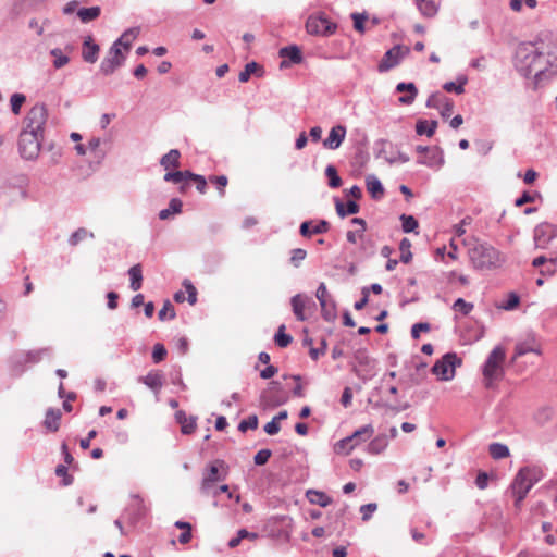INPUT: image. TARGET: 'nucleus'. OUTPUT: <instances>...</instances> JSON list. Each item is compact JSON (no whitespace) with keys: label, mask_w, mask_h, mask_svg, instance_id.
<instances>
[{"label":"nucleus","mask_w":557,"mask_h":557,"mask_svg":"<svg viewBox=\"0 0 557 557\" xmlns=\"http://www.w3.org/2000/svg\"><path fill=\"white\" fill-rule=\"evenodd\" d=\"M470 261L476 270H494L499 268L505 259L492 245L475 239L468 249Z\"/></svg>","instance_id":"1"},{"label":"nucleus","mask_w":557,"mask_h":557,"mask_svg":"<svg viewBox=\"0 0 557 557\" xmlns=\"http://www.w3.org/2000/svg\"><path fill=\"white\" fill-rule=\"evenodd\" d=\"M534 62L535 70L533 76L535 84L540 85L557 73V48L550 47L543 41L537 42Z\"/></svg>","instance_id":"2"},{"label":"nucleus","mask_w":557,"mask_h":557,"mask_svg":"<svg viewBox=\"0 0 557 557\" xmlns=\"http://www.w3.org/2000/svg\"><path fill=\"white\" fill-rule=\"evenodd\" d=\"M536 46L537 42H523L516 50L515 65L524 77L533 75L535 70Z\"/></svg>","instance_id":"3"},{"label":"nucleus","mask_w":557,"mask_h":557,"mask_svg":"<svg viewBox=\"0 0 557 557\" xmlns=\"http://www.w3.org/2000/svg\"><path fill=\"white\" fill-rule=\"evenodd\" d=\"M504 360L505 350L499 346L495 347L488 355L483 367V375L487 388L492 387L494 381L502 377Z\"/></svg>","instance_id":"4"},{"label":"nucleus","mask_w":557,"mask_h":557,"mask_svg":"<svg viewBox=\"0 0 557 557\" xmlns=\"http://www.w3.org/2000/svg\"><path fill=\"white\" fill-rule=\"evenodd\" d=\"M42 138V134L22 129L18 137V152L21 157L25 160L37 159Z\"/></svg>","instance_id":"5"},{"label":"nucleus","mask_w":557,"mask_h":557,"mask_svg":"<svg viewBox=\"0 0 557 557\" xmlns=\"http://www.w3.org/2000/svg\"><path fill=\"white\" fill-rule=\"evenodd\" d=\"M227 476V466L221 460L216 459L208 466V469L203 473L201 481L200 492L203 495L209 496L214 484L220 481H224Z\"/></svg>","instance_id":"6"},{"label":"nucleus","mask_w":557,"mask_h":557,"mask_svg":"<svg viewBox=\"0 0 557 557\" xmlns=\"http://www.w3.org/2000/svg\"><path fill=\"white\" fill-rule=\"evenodd\" d=\"M461 359L455 352L445 354L437 360L431 371L441 381H450L455 376L456 367L461 364Z\"/></svg>","instance_id":"7"},{"label":"nucleus","mask_w":557,"mask_h":557,"mask_svg":"<svg viewBox=\"0 0 557 557\" xmlns=\"http://www.w3.org/2000/svg\"><path fill=\"white\" fill-rule=\"evenodd\" d=\"M47 116L48 111L46 106L44 103H36L27 112L24 120L25 127L23 129L33 131L44 135V126L46 124Z\"/></svg>","instance_id":"8"},{"label":"nucleus","mask_w":557,"mask_h":557,"mask_svg":"<svg viewBox=\"0 0 557 557\" xmlns=\"http://www.w3.org/2000/svg\"><path fill=\"white\" fill-rule=\"evenodd\" d=\"M409 51L408 47L400 45H396L392 49L387 50L379 63V72L384 73L398 65Z\"/></svg>","instance_id":"9"},{"label":"nucleus","mask_w":557,"mask_h":557,"mask_svg":"<svg viewBox=\"0 0 557 557\" xmlns=\"http://www.w3.org/2000/svg\"><path fill=\"white\" fill-rule=\"evenodd\" d=\"M306 29L310 35L330 36L336 30V25L324 15L309 16L306 22Z\"/></svg>","instance_id":"10"},{"label":"nucleus","mask_w":557,"mask_h":557,"mask_svg":"<svg viewBox=\"0 0 557 557\" xmlns=\"http://www.w3.org/2000/svg\"><path fill=\"white\" fill-rule=\"evenodd\" d=\"M124 61L125 55L122 53V48L114 42L109 49L107 57L102 60L100 71L104 75H110L120 67Z\"/></svg>","instance_id":"11"},{"label":"nucleus","mask_w":557,"mask_h":557,"mask_svg":"<svg viewBox=\"0 0 557 557\" xmlns=\"http://www.w3.org/2000/svg\"><path fill=\"white\" fill-rule=\"evenodd\" d=\"M346 136V127L344 125H336L331 128L329 136L323 140V146L327 149L335 150L344 141Z\"/></svg>","instance_id":"12"},{"label":"nucleus","mask_w":557,"mask_h":557,"mask_svg":"<svg viewBox=\"0 0 557 557\" xmlns=\"http://www.w3.org/2000/svg\"><path fill=\"white\" fill-rule=\"evenodd\" d=\"M138 381L154 392V394H159L163 386V374L160 371L152 370L147 375L139 376Z\"/></svg>","instance_id":"13"},{"label":"nucleus","mask_w":557,"mask_h":557,"mask_svg":"<svg viewBox=\"0 0 557 557\" xmlns=\"http://www.w3.org/2000/svg\"><path fill=\"white\" fill-rule=\"evenodd\" d=\"M396 91L405 94L404 96H400L398 99V101L405 106L413 103L418 95V89L413 83H398L396 85Z\"/></svg>","instance_id":"14"},{"label":"nucleus","mask_w":557,"mask_h":557,"mask_svg":"<svg viewBox=\"0 0 557 557\" xmlns=\"http://www.w3.org/2000/svg\"><path fill=\"white\" fill-rule=\"evenodd\" d=\"M374 434V428L372 424L363 425L362 428L356 430L351 435H349L352 441V445L349 446L346 455H348L356 446L368 441Z\"/></svg>","instance_id":"15"},{"label":"nucleus","mask_w":557,"mask_h":557,"mask_svg":"<svg viewBox=\"0 0 557 557\" xmlns=\"http://www.w3.org/2000/svg\"><path fill=\"white\" fill-rule=\"evenodd\" d=\"M310 226L311 221H305L300 224L299 232L304 237H310L312 234H323L330 230V223L325 220H320L312 230Z\"/></svg>","instance_id":"16"},{"label":"nucleus","mask_w":557,"mask_h":557,"mask_svg":"<svg viewBox=\"0 0 557 557\" xmlns=\"http://www.w3.org/2000/svg\"><path fill=\"white\" fill-rule=\"evenodd\" d=\"M335 209L336 213L341 218H345L347 215L357 214L360 210L359 205L354 200H348L346 203L338 198H335Z\"/></svg>","instance_id":"17"},{"label":"nucleus","mask_w":557,"mask_h":557,"mask_svg":"<svg viewBox=\"0 0 557 557\" xmlns=\"http://www.w3.org/2000/svg\"><path fill=\"white\" fill-rule=\"evenodd\" d=\"M62 413L60 409L49 408L46 411L44 425L51 432H57L60 428Z\"/></svg>","instance_id":"18"},{"label":"nucleus","mask_w":557,"mask_h":557,"mask_svg":"<svg viewBox=\"0 0 557 557\" xmlns=\"http://www.w3.org/2000/svg\"><path fill=\"white\" fill-rule=\"evenodd\" d=\"M426 166H441L444 163L443 152L440 148L434 147L429 153L418 161Z\"/></svg>","instance_id":"19"},{"label":"nucleus","mask_w":557,"mask_h":557,"mask_svg":"<svg viewBox=\"0 0 557 557\" xmlns=\"http://www.w3.org/2000/svg\"><path fill=\"white\" fill-rule=\"evenodd\" d=\"M366 184H367V189L373 199L377 200L383 197L384 187H383L382 183L380 182V180L375 175H373V174L368 175L366 178Z\"/></svg>","instance_id":"20"},{"label":"nucleus","mask_w":557,"mask_h":557,"mask_svg":"<svg viewBox=\"0 0 557 557\" xmlns=\"http://www.w3.org/2000/svg\"><path fill=\"white\" fill-rule=\"evenodd\" d=\"M531 488L532 487H529V484L523 482V474H516L515 479L512 480L508 488V493H510L511 495H521L523 497H527Z\"/></svg>","instance_id":"21"},{"label":"nucleus","mask_w":557,"mask_h":557,"mask_svg":"<svg viewBox=\"0 0 557 557\" xmlns=\"http://www.w3.org/2000/svg\"><path fill=\"white\" fill-rule=\"evenodd\" d=\"M99 46L92 42L91 37L84 40L83 59L88 63H95L98 59Z\"/></svg>","instance_id":"22"},{"label":"nucleus","mask_w":557,"mask_h":557,"mask_svg":"<svg viewBox=\"0 0 557 557\" xmlns=\"http://www.w3.org/2000/svg\"><path fill=\"white\" fill-rule=\"evenodd\" d=\"M278 54L282 58H287L293 64H299L302 61L301 50L296 45L281 48Z\"/></svg>","instance_id":"23"},{"label":"nucleus","mask_w":557,"mask_h":557,"mask_svg":"<svg viewBox=\"0 0 557 557\" xmlns=\"http://www.w3.org/2000/svg\"><path fill=\"white\" fill-rule=\"evenodd\" d=\"M139 33V27L128 28L114 42L119 45L121 48L123 47L125 51H128L132 47V41L137 38Z\"/></svg>","instance_id":"24"},{"label":"nucleus","mask_w":557,"mask_h":557,"mask_svg":"<svg viewBox=\"0 0 557 557\" xmlns=\"http://www.w3.org/2000/svg\"><path fill=\"white\" fill-rule=\"evenodd\" d=\"M517 474H523V482L529 484V487H533L542 479V472L537 468L524 467Z\"/></svg>","instance_id":"25"},{"label":"nucleus","mask_w":557,"mask_h":557,"mask_svg":"<svg viewBox=\"0 0 557 557\" xmlns=\"http://www.w3.org/2000/svg\"><path fill=\"white\" fill-rule=\"evenodd\" d=\"M180 158H181V152L177 149H171L168 153H165L161 158L160 165L164 170H169L171 168H178L180 166Z\"/></svg>","instance_id":"26"},{"label":"nucleus","mask_w":557,"mask_h":557,"mask_svg":"<svg viewBox=\"0 0 557 557\" xmlns=\"http://www.w3.org/2000/svg\"><path fill=\"white\" fill-rule=\"evenodd\" d=\"M387 445V436L385 434H380L368 444L367 449L370 454L377 455L384 451Z\"/></svg>","instance_id":"27"},{"label":"nucleus","mask_w":557,"mask_h":557,"mask_svg":"<svg viewBox=\"0 0 557 557\" xmlns=\"http://www.w3.org/2000/svg\"><path fill=\"white\" fill-rule=\"evenodd\" d=\"M101 9L98 5L90 8H81L77 10V16L83 23H89L100 16Z\"/></svg>","instance_id":"28"},{"label":"nucleus","mask_w":557,"mask_h":557,"mask_svg":"<svg viewBox=\"0 0 557 557\" xmlns=\"http://www.w3.org/2000/svg\"><path fill=\"white\" fill-rule=\"evenodd\" d=\"M129 275V287L132 290L136 292L140 289L143 283V271L140 264H135L128 270Z\"/></svg>","instance_id":"29"},{"label":"nucleus","mask_w":557,"mask_h":557,"mask_svg":"<svg viewBox=\"0 0 557 557\" xmlns=\"http://www.w3.org/2000/svg\"><path fill=\"white\" fill-rule=\"evenodd\" d=\"M307 498L311 504H315L321 507H326L332 503V498L330 496L323 492L314 490H309L307 492Z\"/></svg>","instance_id":"30"},{"label":"nucleus","mask_w":557,"mask_h":557,"mask_svg":"<svg viewBox=\"0 0 557 557\" xmlns=\"http://www.w3.org/2000/svg\"><path fill=\"white\" fill-rule=\"evenodd\" d=\"M437 121L419 120L416 124V132L418 135H426L432 137L436 131Z\"/></svg>","instance_id":"31"},{"label":"nucleus","mask_w":557,"mask_h":557,"mask_svg":"<svg viewBox=\"0 0 557 557\" xmlns=\"http://www.w3.org/2000/svg\"><path fill=\"white\" fill-rule=\"evenodd\" d=\"M182 206L183 203L178 198H172L169 202V208L162 209L159 212V219L168 220L173 213H181Z\"/></svg>","instance_id":"32"},{"label":"nucleus","mask_w":557,"mask_h":557,"mask_svg":"<svg viewBox=\"0 0 557 557\" xmlns=\"http://www.w3.org/2000/svg\"><path fill=\"white\" fill-rule=\"evenodd\" d=\"M290 304L293 307V312H294L295 317L297 318V320L305 321L306 317H305L304 310H305L306 304H305V299L302 298V296L300 294L295 295L294 297H292Z\"/></svg>","instance_id":"33"},{"label":"nucleus","mask_w":557,"mask_h":557,"mask_svg":"<svg viewBox=\"0 0 557 557\" xmlns=\"http://www.w3.org/2000/svg\"><path fill=\"white\" fill-rule=\"evenodd\" d=\"M488 453L493 459L499 460L509 456V448L502 443H492Z\"/></svg>","instance_id":"34"},{"label":"nucleus","mask_w":557,"mask_h":557,"mask_svg":"<svg viewBox=\"0 0 557 557\" xmlns=\"http://www.w3.org/2000/svg\"><path fill=\"white\" fill-rule=\"evenodd\" d=\"M178 422L182 426V433L184 434H191L196 430V418L190 417L187 419L184 414V412H177L176 414Z\"/></svg>","instance_id":"35"},{"label":"nucleus","mask_w":557,"mask_h":557,"mask_svg":"<svg viewBox=\"0 0 557 557\" xmlns=\"http://www.w3.org/2000/svg\"><path fill=\"white\" fill-rule=\"evenodd\" d=\"M529 352H536V354L540 352L534 339L525 341V342H521V343L517 344L516 351H515L516 357L524 356L525 354H529Z\"/></svg>","instance_id":"36"},{"label":"nucleus","mask_w":557,"mask_h":557,"mask_svg":"<svg viewBox=\"0 0 557 557\" xmlns=\"http://www.w3.org/2000/svg\"><path fill=\"white\" fill-rule=\"evenodd\" d=\"M87 237L94 238L95 235L92 232H89L84 227H79L70 236L69 244L71 246H77L82 240L86 239Z\"/></svg>","instance_id":"37"},{"label":"nucleus","mask_w":557,"mask_h":557,"mask_svg":"<svg viewBox=\"0 0 557 557\" xmlns=\"http://www.w3.org/2000/svg\"><path fill=\"white\" fill-rule=\"evenodd\" d=\"M261 71V66L256 62H249L245 65L244 70L239 73L238 79L242 83H246L249 81L252 74H257Z\"/></svg>","instance_id":"38"},{"label":"nucleus","mask_w":557,"mask_h":557,"mask_svg":"<svg viewBox=\"0 0 557 557\" xmlns=\"http://www.w3.org/2000/svg\"><path fill=\"white\" fill-rule=\"evenodd\" d=\"M325 175L329 178V186L331 188H338L342 185V178L339 177L337 170L334 165L329 164L326 166Z\"/></svg>","instance_id":"39"},{"label":"nucleus","mask_w":557,"mask_h":557,"mask_svg":"<svg viewBox=\"0 0 557 557\" xmlns=\"http://www.w3.org/2000/svg\"><path fill=\"white\" fill-rule=\"evenodd\" d=\"M418 8H419L421 14L424 15L425 17L435 16L437 13V10H438L436 3L433 0H423L418 5Z\"/></svg>","instance_id":"40"},{"label":"nucleus","mask_w":557,"mask_h":557,"mask_svg":"<svg viewBox=\"0 0 557 557\" xmlns=\"http://www.w3.org/2000/svg\"><path fill=\"white\" fill-rule=\"evenodd\" d=\"M189 175H191L190 171L168 172L164 174L163 180L165 182H172L174 184H178V183H182L183 181L187 180Z\"/></svg>","instance_id":"41"},{"label":"nucleus","mask_w":557,"mask_h":557,"mask_svg":"<svg viewBox=\"0 0 557 557\" xmlns=\"http://www.w3.org/2000/svg\"><path fill=\"white\" fill-rule=\"evenodd\" d=\"M274 341L278 347L284 348L292 343L293 337L285 333V325H281L274 336Z\"/></svg>","instance_id":"42"},{"label":"nucleus","mask_w":557,"mask_h":557,"mask_svg":"<svg viewBox=\"0 0 557 557\" xmlns=\"http://www.w3.org/2000/svg\"><path fill=\"white\" fill-rule=\"evenodd\" d=\"M401 227L405 233H411L414 232L416 228H418L419 224L414 216L401 214Z\"/></svg>","instance_id":"43"},{"label":"nucleus","mask_w":557,"mask_h":557,"mask_svg":"<svg viewBox=\"0 0 557 557\" xmlns=\"http://www.w3.org/2000/svg\"><path fill=\"white\" fill-rule=\"evenodd\" d=\"M411 243L408 238H403L399 244V249L401 251L400 261L404 263H409L412 259V253L410 251Z\"/></svg>","instance_id":"44"},{"label":"nucleus","mask_w":557,"mask_h":557,"mask_svg":"<svg viewBox=\"0 0 557 557\" xmlns=\"http://www.w3.org/2000/svg\"><path fill=\"white\" fill-rule=\"evenodd\" d=\"M51 55L54 58L53 65L55 69H61L66 65L70 61L69 57L63 54L60 48H54L50 51Z\"/></svg>","instance_id":"45"},{"label":"nucleus","mask_w":557,"mask_h":557,"mask_svg":"<svg viewBox=\"0 0 557 557\" xmlns=\"http://www.w3.org/2000/svg\"><path fill=\"white\" fill-rule=\"evenodd\" d=\"M322 317L326 321H333L336 318V306L334 300H327L324 302V307H321Z\"/></svg>","instance_id":"46"},{"label":"nucleus","mask_w":557,"mask_h":557,"mask_svg":"<svg viewBox=\"0 0 557 557\" xmlns=\"http://www.w3.org/2000/svg\"><path fill=\"white\" fill-rule=\"evenodd\" d=\"M467 83L466 77H461L459 84L454 82H447L443 85V89L447 92H456L457 95H461L465 92V84Z\"/></svg>","instance_id":"47"},{"label":"nucleus","mask_w":557,"mask_h":557,"mask_svg":"<svg viewBox=\"0 0 557 557\" xmlns=\"http://www.w3.org/2000/svg\"><path fill=\"white\" fill-rule=\"evenodd\" d=\"M26 101V97L23 94H13L10 99L11 110L14 114H20L21 108Z\"/></svg>","instance_id":"48"},{"label":"nucleus","mask_w":557,"mask_h":557,"mask_svg":"<svg viewBox=\"0 0 557 557\" xmlns=\"http://www.w3.org/2000/svg\"><path fill=\"white\" fill-rule=\"evenodd\" d=\"M257 428H258V417L256 414H251L247 419L242 420L238 425V430L240 432H246L247 430H255Z\"/></svg>","instance_id":"49"},{"label":"nucleus","mask_w":557,"mask_h":557,"mask_svg":"<svg viewBox=\"0 0 557 557\" xmlns=\"http://www.w3.org/2000/svg\"><path fill=\"white\" fill-rule=\"evenodd\" d=\"M351 18L354 21V28L360 34H363L366 30L364 22L367 21L368 15L366 13H352Z\"/></svg>","instance_id":"50"},{"label":"nucleus","mask_w":557,"mask_h":557,"mask_svg":"<svg viewBox=\"0 0 557 557\" xmlns=\"http://www.w3.org/2000/svg\"><path fill=\"white\" fill-rule=\"evenodd\" d=\"M453 309L456 310V311L461 312L465 315H467L473 309V305L471 302H467L462 298H458V299L455 300V302L453 305Z\"/></svg>","instance_id":"51"},{"label":"nucleus","mask_w":557,"mask_h":557,"mask_svg":"<svg viewBox=\"0 0 557 557\" xmlns=\"http://www.w3.org/2000/svg\"><path fill=\"white\" fill-rule=\"evenodd\" d=\"M290 253V262L295 268H298L307 256V251L301 248H295Z\"/></svg>","instance_id":"52"},{"label":"nucleus","mask_w":557,"mask_h":557,"mask_svg":"<svg viewBox=\"0 0 557 557\" xmlns=\"http://www.w3.org/2000/svg\"><path fill=\"white\" fill-rule=\"evenodd\" d=\"M315 297L320 302L321 307H324V302L327 300H333L327 292L326 285L324 283H321L315 292Z\"/></svg>","instance_id":"53"},{"label":"nucleus","mask_w":557,"mask_h":557,"mask_svg":"<svg viewBox=\"0 0 557 557\" xmlns=\"http://www.w3.org/2000/svg\"><path fill=\"white\" fill-rule=\"evenodd\" d=\"M168 315H169V319L175 318L174 307L172 306V304L169 300H166L164 302L163 307L161 308V310L158 313V317L161 321L165 320Z\"/></svg>","instance_id":"54"},{"label":"nucleus","mask_w":557,"mask_h":557,"mask_svg":"<svg viewBox=\"0 0 557 557\" xmlns=\"http://www.w3.org/2000/svg\"><path fill=\"white\" fill-rule=\"evenodd\" d=\"M166 349L165 347L158 343L153 346V350H152V360L154 363H159L161 362L165 357H166Z\"/></svg>","instance_id":"55"},{"label":"nucleus","mask_w":557,"mask_h":557,"mask_svg":"<svg viewBox=\"0 0 557 557\" xmlns=\"http://www.w3.org/2000/svg\"><path fill=\"white\" fill-rule=\"evenodd\" d=\"M444 96L440 92H434L429 96L426 100V107L433 109H440L443 103Z\"/></svg>","instance_id":"56"},{"label":"nucleus","mask_w":557,"mask_h":557,"mask_svg":"<svg viewBox=\"0 0 557 557\" xmlns=\"http://www.w3.org/2000/svg\"><path fill=\"white\" fill-rule=\"evenodd\" d=\"M271 455L272 451L270 449H261L255 455L253 461L257 466H263L268 462Z\"/></svg>","instance_id":"57"},{"label":"nucleus","mask_w":557,"mask_h":557,"mask_svg":"<svg viewBox=\"0 0 557 557\" xmlns=\"http://www.w3.org/2000/svg\"><path fill=\"white\" fill-rule=\"evenodd\" d=\"M188 178L196 183V188L199 193H201V194L206 193L207 181L202 175L191 173V175H189Z\"/></svg>","instance_id":"58"},{"label":"nucleus","mask_w":557,"mask_h":557,"mask_svg":"<svg viewBox=\"0 0 557 557\" xmlns=\"http://www.w3.org/2000/svg\"><path fill=\"white\" fill-rule=\"evenodd\" d=\"M183 286L185 287V289H186V292L188 294V302L190 305H195L196 301H197V289H196V287L188 280H185L183 282Z\"/></svg>","instance_id":"59"},{"label":"nucleus","mask_w":557,"mask_h":557,"mask_svg":"<svg viewBox=\"0 0 557 557\" xmlns=\"http://www.w3.org/2000/svg\"><path fill=\"white\" fill-rule=\"evenodd\" d=\"M519 302H520L519 296L516 293H510L507 301L504 305H502V308L504 310L510 311V310L516 309L518 307Z\"/></svg>","instance_id":"60"},{"label":"nucleus","mask_w":557,"mask_h":557,"mask_svg":"<svg viewBox=\"0 0 557 557\" xmlns=\"http://www.w3.org/2000/svg\"><path fill=\"white\" fill-rule=\"evenodd\" d=\"M431 326L426 322L416 323L411 327V336L413 339H418L420 337L421 332L430 331Z\"/></svg>","instance_id":"61"},{"label":"nucleus","mask_w":557,"mask_h":557,"mask_svg":"<svg viewBox=\"0 0 557 557\" xmlns=\"http://www.w3.org/2000/svg\"><path fill=\"white\" fill-rule=\"evenodd\" d=\"M376 508H377V505L375 503H369V504L362 505L360 507L362 520L368 521L371 518L372 513L376 510Z\"/></svg>","instance_id":"62"},{"label":"nucleus","mask_w":557,"mask_h":557,"mask_svg":"<svg viewBox=\"0 0 557 557\" xmlns=\"http://www.w3.org/2000/svg\"><path fill=\"white\" fill-rule=\"evenodd\" d=\"M441 107H442L441 115L444 119L449 117L451 112H453V110H454V102L450 99L444 97L443 103H442Z\"/></svg>","instance_id":"63"},{"label":"nucleus","mask_w":557,"mask_h":557,"mask_svg":"<svg viewBox=\"0 0 557 557\" xmlns=\"http://www.w3.org/2000/svg\"><path fill=\"white\" fill-rule=\"evenodd\" d=\"M352 441L350 440L349 436L338 441L336 444H335V451L336 453H344L346 454V451L348 450L349 446L352 445Z\"/></svg>","instance_id":"64"}]
</instances>
